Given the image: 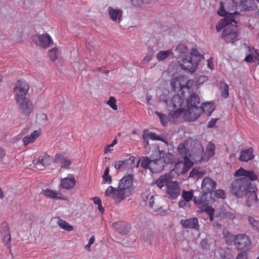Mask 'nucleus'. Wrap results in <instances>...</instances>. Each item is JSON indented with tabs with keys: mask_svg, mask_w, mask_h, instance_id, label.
<instances>
[{
	"mask_svg": "<svg viewBox=\"0 0 259 259\" xmlns=\"http://www.w3.org/2000/svg\"><path fill=\"white\" fill-rule=\"evenodd\" d=\"M204 148L201 144L197 140L189 139L181 143L178 147L179 153L183 157V160L179 161L176 164V168L178 170L182 168L180 172L186 174L193 165L189 158L194 162H198L202 159V153Z\"/></svg>",
	"mask_w": 259,
	"mask_h": 259,
	"instance_id": "obj_1",
	"label": "nucleus"
},
{
	"mask_svg": "<svg viewBox=\"0 0 259 259\" xmlns=\"http://www.w3.org/2000/svg\"><path fill=\"white\" fill-rule=\"evenodd\" d=\"M235 177L242 178L234 180L230 188L231 192L237 197H242L250 188V181L257 179V175L252 170H246L241 167L237 170L234 174Z\"/></svg>",
	"mask_w": 259,
	"mask_h": 259,
	"instance_id": "obj_2",
	"label": "nucleus"
},
{
	"mask_svg": "<svg viewBox=\"0 0 259 259\" xmlns=\"http://www.w3.org/2000/svg\"><path fill=\"white\" fill-rule=\"evenodd\" d=\"M133 183L132 175L125 176L119 181L117 188L109 186L105 190V196L112 198L116 202L119 203L132 194Z\"/></svg>",
	"mask_w": 259,
	"mask_h": 259,
	"instance_id": "obj_3",
	"label": "nucleus"
},
{
	"mask_svg": "<svg viewBox=\"0 0 259 259\" xmlns=\"http://www.w3.org/2000/svg\"><path fill=\"white\" fill-rule=\"evenodd\" d=\"M174 171L172 170L170 173L161 176L155 182L157 186L165 191V196L171 199H177L182 192L180 183L173 180Z\"/></svg>",
	"mask_w": 259,
	"mask_h": 259,
	"instance_id": "obj_4",
	"label": "nucleus"
},
{
	"mask_svg": "<svg viewBox=\"0 0 259 259\" xmlns=\"http://www.w3.org/2000/svg\"><path fill=\"white\" fill-rule=\"evenodd\" d=\"M200 99L198 95L192 93L184 102L183 106L184 118L189 121L196 120L201 113V108L199 107Z\"/></svg>",
	"mask_w": 259,
	"mask_h": 259,
	"instance_id": "obj_5",
	"label": "nucleus"
},
{
	"mask_svg": "<svg viewBox=\"0 0 259 259\" xmlns=\"http://www.w3.org/2000/svg\"><path fill=\"white\" fill-rule=\"evenodd\" d=\"M185 95L180 94L176 95L171 99L167 98L165 95H162L160 101L166 106L167 109L171 111L169 114V119L176 118L183 113V106L184 105V98Z\"/></svg>",
	"mask_w": 259,
	"mask_h": 259,
	"instance_id": "obj_6",
	"label": "nucleus"
},
{
	"mask_svg": "<svg viewBox=\"0 0 259 259\" xmlns=\"http://www.w3.org/2000/svg\"><path fill=\"white\" fill-rule=\"evenodd\" d=\"M230 5L231 7H228L226 10L225 9V4L221 2L220 8L218 12V14L225 18L221 19L216 25V30L218 32L220 31L224 27L225 28L228 26H231L233 23H236L234 19V16L238 15L239 14L238 12H233L235 8L236 7L235 2L233 1H231Z\"/></svg>",
	"mask_w": 259,
	"mask_h": 259,
	"instance_id": "obj_7",
	"label": "nucleus"
},
{
	"mask_svg": "<svg viewBox=\"0 0 259 259\" xmlns=\"http://www.w3.org/2000/svg\"><path fill=\"white\" fill-rule=\"evenodd\" d=\"M187 58H183L181 62V66L184 70L193 73L197 69L201 56L197 52L193 50Z\"/></svg>",
	"mask_w": 259,
	"mask_h": 259,
	"instance_id": "obj_8",
	"label": "nucleus"
},
{
	"mask_svg": "<svg viewBox=\"0 0 259 259\" xmlns=\"http://www.w3.org/2000/svg\"><path fill=\"white\" fill-rule=\"evenodd\" d=\"M142 198L149 207V210L157 214H163L164 211L162 209V205L160 203V198L157 196H154L152 194L147 193H143Z\"/></svg>",
	"mask_w": 259,
	"mask_h": 259,
	"instance_id": "obj_9",
	"label": "nucleus"
},
{
	"mask_svg": "<svg viewBox=\"0 0 259 259\" xmlns=\"http://www.w3.org/2000/svg\"><path fill=\"white\" fill-rule=\"evenodd\" d=\"M192 81L186 77L179 76L172 78L170 81V85L175 92H181L184 95L186 91H188L190 88V83Z\"/></svg>",
	"mask_w": 259,
	"mask_h": 259,
	"instance_id": "obj_10",
	"label": "nucleus"
},
{
	"mask_svg": "<svg viewBox=\"0 0 259 259\" xmlns=\"http://www.w3.org/2000/svg\"><path fill=\"white\" fill-rule=\"evenodd\" d=\"M29 85L28 82L24 79H19L16 81L14 88V95L15 100L19 101L26 98L28 93Z\"/></svg>",
	"mask_w": 259,
	"mask_h": 259,
	"instance_id": "obj_11",
	"label": "nucleus"
},
{
	"mask_svg": "<svg viewBox=\"0 0 259 259\" xmlns=\"http://www.w3.org/2000/svg\"><path fill=\"white\" fill-rule=\"evenodd\" d=\"M141 166L145 169H149L151 172H158L163 169L164 164L161 159L150 160L146 157L142 160Z\"/></svg>",
	"mask_w": 259,
	"mask_h": 259,
	"instance_id": "obj_12",
	"label": "nucleus"
},
{
	"mask_svg": "<svg viewBox=\"0 0 259 259\" xmlns=\"http://www.w3.org/2000/svg\"><path fill=\"white\" fill-rule=\"evenodd\" d=\"M234 246L238 250L249 249L252 247L250 238L245 234H238L236 235Z\"/></svg>",
	"mask_w": 259,
	"mask_h": 259,
	"instance_id": "obj_13",
	"label": "nucleus"
},
{
	"mask_svg": "<svg viewBox=\"0 0 259 259\" xmlns=\"http://www.w3.org/2000/svg\"><path fill=\"white\" fill-rule=\"evenodd\" d=\"M140 160H136V158L134 156L130 157L125 160H119L114 162V167L116 169L123 168H131L134 167H138L140 164Z\"/></svg>",
	"mask_w": 259,
	"mask_h": 259,
	"instance_id": "obj_14",
	"label": "nucleus"
},
{
	"mask_svg": "<svg viewBox=\"0 0 259 259\" xmlns=\"http://www.w3.org/2000/svg\"><path fill=\"white\" fill-rule=\"evenodd\" d=\"M238 36L237 28L235 25L231 24L225 28L222 32V36L228 43L233 42Z\"/></svg>",
	"mask_w": 259,
	"mask_h": 259,
	"instance_id": "obj_15",
	"label": "nucleus"
},
{
	"mask_svg": "<svg viewBox=\"0 0 259 259\" xmlns=\"http://www.w3.org/2000/svg\"><path fill=\"white\" fill-rule=\"evenodd\" d=\"M32 40L37 46L44 48H48L53 43L51 36L48 33L34 35L32 37Z\"/></svg>",
	"mask_w": 259,
	"mask_h": 259,
	"instance_id": "obj_16",
	"label": "nucleus"
},
{
	"mask_svg": "<svg viewBox=\"0 0 259 259\" xmlns=\"http://www.w3.org/2000/svg\"><path fill=\"white\" fill-rule=\"evenodd\" d=\"M107 11L109 18L112 21L119 24L122 21L123 12L122 9L109 6Z\"/></svg>",
	"mask_w": 259,
	"mask_h": 259,
	"instance_id": "obj_17",
	"label": "nucleus"
},
{
	"mask_svg": "<svg viewBox=\"0 0 259 259\" xmlns=\"http://www.w3.org/2000/svg\"><path fill=\"white\" fill-rule=\"evenodd\" d=\"M51 162L50 156L45 153H41L36 161L33 160L34 167L38 170H43L49 165Z\"/></svg>",
	"mask_w": 259,
	"mask_h": 259,
	"instance_id": "obj_18",
	"label": "nucleus"
},
{
	"mask_svg": "<svg viewBox=\"0 0 259 259\" xmlns=\"http://www.w3.org/2000/svg\"><path fill=\"white\" fill-rule=\"evenodd\" d=\"M21 113L28 116L32 111L33 105L32 103L26 98L22 99V101H16Z\"/></svg>",
	"mask_w": 259,
	"mask_h": 259,
	"instance_id": "obj_19",
	"label": "nucleus"
},
{
	"mask_svg": "<svg viewBox=\"0 0 259 259\" xmlns=\"http://www.w3.org/2000/svg\"><path fill=\"white\" fill-rule=\"evenodd\" d=\"M217 183L211 178L205 177L201 183V189L203 193H211L216 188Z\"/></svg>",
	"mask_w": 259,
	"mask_h": 259,
	"instance_id": "obj_20",
	"label": "nucleus"
},
{
	"mask_svg": "<svg viewBox=\"0 0 259 259\" xmlns=\"http://www.w3.org/2000/svg\"><path fill=\"white\" fill-rule=\"evenodd\" d=\"M0 233L1 234V237L3 242L8 246V247H10L11 236L9 225L7 223H2L0 229Z\"/></svg>",
	"mask_w": 259,
	"mask_h": 259,
	"instance_id": "obj_21",
	"label": "nucleus"
},
{
	"mask_svg": "<svg viewBox=\"0 0 259 259\" xmlns=\"http://www.w3.org/2000/svg\"><path fill=\"white\" fill-rule=\"evenodd\" d=\"M180 223L185 229H194L197 231H198L199 229L200 226L197 218L182 219Z\"/></svg>",
	"mask_w": 259,
	"mask_h": 259,
	"instance_id": "obj_22",
	"label": "nucleus"
},
{
	"mask_svg": "<svg viewBox=\"0 0 259 259\" xmlns=\"http://www.w3.org/2000/svg\"><path fill=\"white\" fill-rule=\"evenodd\" d=\"M60 182L59 187L67 190L74 188L76 184L75 178L72 175H68L66 178L61 179Z\"/></svg>",
	"mask_w": 259,
	"mask_h": 259,
	"instance_id": "obj_23",
	"label": "nucleus"
},
{
	"mask_svg": "<svg viewBox=\"0 0 259 259\" xmlns=\"http://www.w3.org/2000/svg\"><path fill=\"white\" fill-rule=\"evenodd\" d=\"M42 194L46 197L53 199L65 200V198L60 191L52 190L51 189H46L42 191Z\"/></svg>",
	"mask_w": 259,
	"mask_h": 259,
	"instance_id": "obj_24",
	"label": "nucleus"
},
{
	"mask_svg": "<svg viewBox=\"0 0 259 259\" xmlns=\"http://www.w3.org/2000/svg\"><path fill=\"white\" fill-rule=\"evenodd\" d=\"M245 195L247 197L246 203L248 206H251L257 202V195L253 188H250Z\"/></svg>",
	"mask_w": 259,
	"mask_h": 259,
	"instance_id": "obj_25",
	"label": "nucleus"
},
{
	"mask_svg": "<svg viewBox=\"0 0 259 259\" xmlns=\"http://www.w3.org/2000/svg\"><path fill=\"white\" fill-rule=\"evenodd\" d=\"M114 229L121 235H125L128 233L130 227L128 224L124 222H116L113 224Z\"/></svg>",
	"mask_w": 259,
	"mask_h": 259,
	"instance_id": "obj_26",
	"label": "nucleus"
},
{
	"mask_svg": "<svg viewBox=\"0 0 259 259\" xmlns=\"http://www.w3.org/2000/svg\"><path fill=\"white\" fill-rule=\"evenodd\" d=\"M252 148H249L242 150L239 156V160L241 161H248L254 158Z\"/></svg>",
	"mask_w": 259,
	"mask_h": 259,
	"instance_id": "obj_27",
	"label": "nucleus"
},
{
	"mask_svg": "<svg viewBox=\"0 0 259 259\" xmlns=\"http://www.w3.org/2000/svg\"><path fill=\"white\" fill-rule=\"evenodd\" d=\"M54 161L60 163L62 167H68L71 164L70 160L64 157L61 154H57L55 155Z\"/></svg>",
	"mask_w": 259,
	"mask_h": 259,
	"instance_id": "obj_28",
	"label": "nucleus"
},
{
	"mask_svg": "<svg viewBox=\"0 0 259 259\" xmlns=\"http://www.w3.org/2000/svg\"><path fill=\"white\" fill-rule=\"evenodd\" d=\"M40 132L38 131L33 132L29 136H26L22 139L23 145L26 146L29 144L32 143L39 136Z\"/></svg>",
	"mask_w": 259,
	"mask_h": 259,
	"instance_id": "obj_29",
	"label": "nucleus"
},
{
	"mask_svg": "<svg viewBox=\"0 0 259 259\" xmlns=\"http://www.w3.org/2000/svg\"><path fill=\"white\" fill-rule=\"evenodd\" d=\"M188 52L187 47L183 44L178 45L174 50V55L176 57H183Z\"/></svg>",
	"mask_w": 259,
	"mask_h": 259,
	"instance_id": "obj_30",
	"label": "nucleus"
},
{
	"mask_svg": "<svg viewBox=\"0 0 259 259\" xmlns=\"http://www.w3.org/2000/svg\"><path fill=\"white\" fill-rule=\"evenodd\" d=\"M240 7L244 11H249L255 8L253 0H242L240 2Z\"/></svg>",
	"mask_w": 259,
	"mask_h": 259,
	"instance_id": "obj_31",
	"label": "nucleus"
},
{
	"mask_svg": "<svg viewBox=\"0 0 259 259\" xmlns=\"http://www.w3.org/2000/svg\"><path fill=\"white\" fill-rule=\"evenodd\" d=\"M250 54L247 55L244 59V60L249 63H251L254 61L253 58H256L259 60V51L254 49V48L249 49Z\"/></svg>",
	"mask_w": 259,
	"mask_h": 259,
	"instance_id": "obj_32",
	"label": "nucleus"
},
{
	"mask_svg": "<svg viewBox=\"0 0 259 259\" xmlns=\"http://www.w3.org/2000/svg\"><path fill=\"white\" fill-rule=\"evenodd\" d=\"M223 237L225 239L226 243L229 245H232L236 239V235L231 234L227 230H224L223 232Z\"/></svg>",
	"mask_w": 259,
	"mask_h": 259,
	"instance_id": "obj_33",
	"label": "nucleus"
},
{
	"mask_svg": "<svg viewBox=\"0 0 259 259\" xmlns=\"http://www.w3.org/2000/svg\"><path fill=\"white\" fill-rule=\"evenodd\" d=\"M160 158L162 160L164 163H169L172 162L173 155L169 152H166L163 151H159Z\"/></svg>",
	"mask_w": 259,
	"mask_h": 259,
	"instance_id": "obj_34",
	"label": "nucleus"
},
{
	"mask_svg": "<svg viewBox=\"0 0 259 259\" xmlns=\"http://www.w3.org/2000/svg\"><path fill=\"white\" fill-rule=\"evenodd\" d=\"M172 54L171 50L160 51L156 55L157 60L160 62L165 60Z\"/></svg>",
	"mask_w": 259,
	"mask_h": 259,
	"instance_id": "obj_35",
	"label": "nucleus"
},
{
	"mask_svg": "<svg viewBox=\"0 0 259 259\" xmlns=\"http://www.w3.org/2000/svg\"><path fill=\"white\" fill-rule=\"evenodd\" d=\"M57 224L60 228L67 231H71L73 230V227L66 221L61 219L60 218H57Z\"/></svg>",
	"mask_w": 259,
	"mask_h": 259,
	"instance_id": "obj_36",
	"label": "nucleus"
},
{
	"mask_svg": "<svg viewBox=\"0 0 259 259\" xmlns=\"http://www.w3.org/2000/svg\"><path fill=\"white\" fill-rule=\"evenodd\" d=\"M200 108H201V112L203 111V112L208 115H210L214 110V107L211 102L203 103Z\"/></svg>",
	"mask_w": 259,
	"mask_h": 259,
	"instance_id": "obj_37",
	"label": "nucleus"
},
{
	"mask_svg": "<svg viewBox=\"0 0 259 259\" xmlns=\"http://www.w3.org/2000/svg\"><path fill=\"white\" fill-rule=\"evenodd\" d=\"M215 149L214 144L209 142L206 148L205 155L208 158L212 157L215 153Z\"/></svg>",
	"mask_w": 259,
	"mask_h": 259,
	"instance_id": "obj_38",
	"label": "nucleus"
},
{
	"mask_svg": "<svg viewBox=\"0 0 259 259\" xmlns=\"http://www.w3.org/2000/svg\"><path fill=\"white\" fill-rule=\"evenodd\" d=\"M205 174V171L204 170H199V169L194 168L191 170L189 174V177H193L194 178L199 179L201 178Z\"/></svg>",
	"mask_w": 259,
	"mask_h": 259,
	"instance_id": "obj_39",
	"label": "nucleus"
},
{
	"mask_svg": "<svg viewBox=\"0 0 259 259\" xmlns=\"http://www.w3.org/2000/svg\"><path fill=\"white\" fill-rule=\"evenodd\" d=\"M59 50L56 47L52 48L48 52V56L52 61H55L57 60Z\"/></svg>",
	"mask_w": 259,
	"mask_h": 259,
	"instance_id": "obj_40",
	"label": "nucleus"
},
{
	"mask_svg": "<svg viewBox=\"0 0 259 259\" xmlns=\"http://www.w3.org/2000/svg\"><path fill=\"white\" fill-rule=\"evenodd\" d=\"M144 134H146L147 135V137L151 140H159L161 141L164 143H166V141L164 139L161 138L160 137L156 135L154 133H149L147 130H145L143 132Z\"/></svg>",
	"mask_w": 259,
	"mask_h": 259,
	"instance_id": "obj_41",
	"label": "nucleus"
},
{
	"mask_svg": "<svg viewBox=\"0 0 259 259\" xmlns=\"http://www.w3.org/2000/svg\"><path fill=\"white\" fill-rule=\"evenodd\" d=\"M109 167H107L103 173V175L102 176L103 178V183H107L108 184H110L112 182V178L111 176L109 175Z\"/></svg>",
	"mask_w": 259,
	"mask_h": 259,
	"instance_id": "obj_42",
	"label": "nucleus"
},
{
	"mask_svg": "<svg viewBox=\"0 0 259 259\" xmlns=\"http://www.w3.org/2000/svg\"><path fill=\"white\" fill-rule=\"evenodd\" d=\"M181 194L183 199L189 202L193 198V192L192 191H188L183 190Z\"/></svg>",
	"mask_w": 259,
	"mask_h": 259,
	"instance_id": "obj_43",
	"label": "nucleus"
},
{
	"mask_svg": "<svg viewBox=\"0 0 259 259\" xmlns=\"http://www.w3.org/2000/svg\"><path fill=\"white\" fill-rule=\"evenodd\" d=\"M220 90L223 97L226 98L229 96V87L226 83H222L220 85Z\"/></svg>",
	"mask_w": 259,
	"mask_h": 259,
	"instance_id": "obj_44",
	"label": "nucleus"
},
{
	"mask_svg": "<svg viewBox=\"0 0 259 259\" xmlns=\"http://www.w3.org/2000/svg\"><path fill=\"white\" fill-rule=\"evenodd\" d=\"M250 225L254 230H259V221L251 217L247 218Z\"/></svg>",
	"mask_w": 259,
	"mask_h": 259,
	"instance_id": "obj_45",
	"label": "nucleus"
},
{
	"mask_svg": "<svg viewBox=\"0 0 259 259\" xmlns=\"http://www.w3.org/2000/svg\"><path fill=\"white\" fill-rule=\"evenodd\" d=\"M117 139H115L112 141V143L111 144L106 146L104 147V153L107 154L111 152L113 150L114 146L117 144Z\"/></svg>",
	"mask_w": 259,
	"mask_h": 259,
	"instance_id": "obj_46",
	"label": "nucleus"
},
{
	"mask_svg": "<svg viewBox=\"0 0 259 259\" xmlns=\"http://www.w3.org/2000/svg\"><path fill=\"white\" fill-rule=\"evenodd\" d=\"M142 138L143 140V144L145 147V152H146V153H149L150 148H149V144L148 139H149L147 137V135H146V134H144V133H143V134L142 136Z\"/></svg>",
	"mask_w": 259,
	"mask_h": 259,
	"instance_id": "obj_47",
	"label": "nucleus"
},
{
	"mask_svg": "<svg viewBox=\"0 0 259 259\" xmlns=\"http://www.w3.org/2000/svg\"><path fill=\"white\" fill-rule=\"evenodd\" d=\"M201 210L206 211L209 214L210 220L212 221L214 210L212 207L208 205H205L203 208H201Z\"/></svg>",
	"mask_w": 259,
	"mask_h": 259,
	"instance_id": "obj_48",
	"label": "nucleus"
},
{
	"mask_svg": "<svg viewBox=\"0 0 259 259\" xmlns=\"http://www.w3.org/2000/svg\"><path fill=\"white\" fill-rule=\"evenodd\" d=\"M151 2V0H132L133 4L139 7L143 5L149 4Z\"/></svg>",
	"mask_w": 259,
	"mask_h": 259,
	"instance_id": "obj_49",
	"label": "nucleus"
},
{
	"mask_svg": "<svg viewBox=\"0 0 259 259\" xmlns=\"http://www.w3.org/2000/svg\"><path fill=\"white\" fill-rule=\"evenodd\" d=\"M107 104L111 107V108L116 110L117 109V106L116 104V100L114 97H110L109 100L107 101Z\"/></svg>",
	"mask_w": 259,
	"mask_h": 259,
	"instance_id": "obj_50",
	"label": "nucleus"
},
{
	"mask_svg": "<svg viewBox=\"0 0 259 259\" xmlns=\"http://www.w3.org/2000/svg\"><path fill=\"white\" fill-rule=\"evenodd\" d=\"M214 196L218 198L224 199L226 198L225 191L222 189H218L214 193Z\"/></svg>",
	"mask_w": 259,
	"mask_h": 259,
	"instance_id": "obj_51",
	"label": "nucleus"
},
{
	"mask_svg": "<svg viewBox=\"0 0 259 259\" xmlns=\"http://www.w3.org/2000/svg\"><path fill=\"white\" fill-rule=\"evenodd\" d=\"M155 113L159 117L160 121L161 122V123L164 125L165 126L166 124L167 123V120L166 118L165 117V116L158 112H155Z\"/></svg>",
	"mask_w": 259,
	"mask_h": 259,
	"instance_id": "obj_52",
	"label": "nucleus"
},
{
	"mask_svg": "<svg viewBox=\"0 0 259 259\" xmlns=\"http://www.w3.org/2000/svg\"><path fill=\"white\" fill-rule=\"evenodd\" d=\"M153 56V52L152 51H151L150 53H148L147 55H146L145 56V57L144 58V59L143 60V62L144 63H147L149 62L151 60Z\"/></svg>",
	"mask_w": 259,
	"mask_h": 259,
	"instance_id": "obj_53",
	"label": "nucleus"
},
{
	"mask_svg": "<svg viewBox=\"0 0 259 259\" xmlns=\"http://www.w3.org/2000/svg\"><path fill=\"white\" fill-rule=\"evenodd\" d=\"M95 237L93 236L90 238L88 243L85 246V248L88 251H91V246L95 241Z\"/></svg>",
	"mask_w": 259,
	"mask_h": 259,
	"instance_id": "obj_54",
	"label": "nucleus"
},
{
	"mask_svg": "<svg viewBox=\"0 0 259 259\" xmlns=\"http://www.w3.org/2000/svg\"><path fill=\"white\" fill-rule=\"evenodd\" d=\"M189 202L184 199L181 200L179 202V205L180 207H190Z\"/></svg>",
	"mask_w": 259,
	"mask_h": 259,
	"instance_id": "obj_55",
	"label": "nucleus"
},
{
	"mask_svg": "<svg viewBox=\"0 0 259 259\" xmlns=\"http://www.w3.org/2000/svg\"><path fill=\"white\" fill-rule=\"evenodd\" d=\"M236 259H248L247 253L244 251L241 252L237 255Z\"/></svg>",
	"mask_w": 259,
	"mask_h": 259,
	"instance_id": "obj_56",
	"label": "nucleus"
},
{
	"mask_svg": "<svg viewBox=\"0 0 259 259\" xmlns=\"http://www.w3.org/2000/svg\"><path fill=\"white\" fill-rule=\"evenodd\" d=\"M217 120V118L216 119H212L208 123L207 126L208 127H213L216 123Z\"/></svg>",
	"mask_w": 259,
	"mask_h": 259,
	"instance_id": "obj_57",
	"label": "nucleus"
},
{
	"mask_svg": "<svg viewBox=\"0 0 259 259\" xmlns=\"http://www.w3.org/2000/svg\"><path fill=\"white\" fill-rule=\"evenodd\" d=\"M6 152L5 150L0 148V161L3 160V158L5 156Z\"/></svg>",
	"mask_w": 259,
	"mask_h": 259,
	"instance_id": "obj_58",
	"label": "nucleus"
},
{
	"mask_svg": "<svg viewBox=\"0 0 259 259\" xmlns=\"http://www.w3.org/2000/svg\"><path fill=\"white\" fill-rule=\"evenodd\" d=\"M193 201L196 204H197L200 207V205L202 204L201 200L199 199V198H197L196 197H194Z\"/></svg>",
	"mask_w": 259,
	"mask_h": 259,
	"instance_id": "obj_59",
	"label": "nucleus"
},
{
	"mask_svg": "<svg viewBox=\"0 0 259 259\" xmlns=\"http://www.w3.org/2000/svg\"><path fill=\"white\" fill-rule=\"evenodd\" d=\"M226 217L228 219L233 220L235 218V215L232 212H227L226 213Z\"/></svg>",
	"mask_w": 259,
	"mask_h": 259,
	"instance_id": "obj_60",
	"label": "nucleus"
},
{
	"mask_svg": "<svg viewBox=\"0 0 259 259\" xmlns=\"http://www.w3.org/2000/svg\"><path fill=\"white\" fill-rule=\"evenodd\" d=\"M94 202L95 204H97L98 205L100 204V203H101V199L98 197H95L93 199Z\"/></svg>",
	"mask_w": 259,
	"mask_h": 259,
	"instance_id": "obj_61",
	"label": "nucleus"
},
{
	"mask_svg": "<svg viewBox=\"0 0 259 259\" xmlns=\"http://www.w3.org/2000/svg\"><path fill=\"white\" fill-rule=\"evenodd\" d=\"M220 255L221 256V258H224V257H226V252L224 250H221L220 251Z\"/></svg>",
	"mask_w": 259,
	"mask_h": 259,
	"instance_id": "obj_62",
	"label": "nucleus"
},
{
	"mask_svg": "<svg viewBox=\"0 0 259 259\" xmlns=\"http://www.w3.org/2000/svg\"><path fill=\"white\" fill-rule=\"evenodd\" d=\"M207 65L209 69H210L211 70L213 69V65L210 60H207Z\"/></svg>",
	"mask_w": 259,
	"mask_h": 259,
	"instance_id": "obj_63",
	"label": "nucleus"
},
{
	"mask_svg": "<svg viewBox=\"0 0 259 259\" xmlns=\"http://www.w3.org/2000/svg\"><path fill=\"white\" fill-rule=\"evenodd\" d=\"M152 100V96L150 95H147L146 96V101L148 105L150 104V101Z\"/></svg>",
	"mask_w": 259,
	"mask_h": 259,
	"instance_id": "obj_64",
	"label": "nucleus"
}]
</instances>
